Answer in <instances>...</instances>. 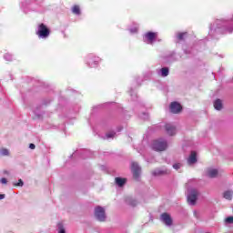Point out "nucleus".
Returning <instances> with one entry per match:
<instances>
[{
  "label": "nucleus",
  "instance_id": "1",
  "mask_svg": "<svg viewBox=\"0 0 233 233\" xmlns=\"http://www.w3.org/2000/svg\"><path fill=\"white\" fill-rule=\"evenodd\" d=\"M168 147V144H167V141L165 140H154L152 144L153 150H156V152H163L167 150V147Z\"/></svg>",
  "mask_w": 233,
  "mask_h": 233
},
{
  "label": "nucleus",
  "instance_id": "2",
  "mask_svg": "<svg viewBox=\"0 0 233 233\" xmlns=\"http://www.w3.org/2000/svg\"><path fill=\"white\" fill-rule=\"evenodd\" d=\"M36 35H38V37H42V39H46V37L50 35V29L46 27L45 24H40L38 25Z\"/></svg>",
  "mask_w": 233,
  "mask_h": 233
},
{
  "label": "nucleus",
  "instance_id": "3",
  "mask_svg": "<svg viewBox=\"0 0 233 233\" xmlns=\"http://www.w3.org/2000/svg\"><path fill=\"white\" fill-rule=\"evenodd\" d=\"M95 218H96V219L98 221H106V215L105 213V208L101 207V206H97L95 208Z\"/></svg>",
  "mask_w": 233,
  "mask_h": 233
},
{
  "label": "nucleus",
  "instance_id": "4",
  "mask_svg": "<svg viewBox=\"0 0 233 233\" xmlns=\"http://www.w3.org/2000/svg\"><path fill=\"white\" fill-rule=\"evenodd\" d=\"M198 196H199V192H198L196 189H191L189 195L187 196V202L190 203V205H196Z\"/></svg>",
  "mask_w": 233,
  "mask_h": 233
},
{
  "label": "nucleus",
  "instance_id": "5",
  "mask_svg": "<svg viewBox=\"0 0 233 233\" xmlns=\"http://www.w3.org/2000/svg\"><path fill=\"white\" fill-rule=\"evenodd\" d=\"M131 170L133 173V177H135V179H138L139 176L141 175V167L136 162H132Z\"/></svg>",
  "mask_w": 233,
  "mask_h": 233
},
{
  "label": "nucleus",
  "instance_id": "6",
  "mask_svg": "<svg viewBox=\"0 0 233 233\" xmlns=\"http://www.w3.org/2000/svg\"><path fill=\"white\" fill-rule=\"evenodd\" d=\"M169 108L172 114H180V112L183 110V106L177 102H172Z\"/></svg>",
  "mask_w": 233,
  "mask_h": 233
},
{
  "label": "nucleus",
  "instance_id": "7",
  "mask_svg": "<svg viewBox=\"0 0 233 233\" xmlns=\"http://www.w3.org/2000/svg\"><path fill=\"white\" fill-rule=\"evenodd\" d=\"M145 37L147 40V42L149 43V45H152V43H154V41H156V37H157V34L154 33V32H147L145 34Z\"/></svg>",
  "mask_w": 233,
  "mask_h": 233
},
{
  "label": "nucleus",
  "instance_id": "8",
  "mask_svg": "<svg viewBox=\"0 0 233 233\" xmlns=\"http://www.w3.org/2000/svg\"><path fill=\"white\" fill-rule=\"evenodd\" d=\"M152 174L153 176H168V174H170V170L167 168H165V169L157 168V169H155L152 172Z\"/></svg>",
  "mask_w": 233,
  "mask_h": 233
},
{
  "label": "nucleus",
  "instance_id": "9",
  "mask_svg": "<svg viewBox=\"0 0 233 233\" xmlns=\"http://www.w3.org/2000/svg\"><path fill=\"white\" fill-rule=\"evenodd\" d=\"M161 219L165 225H167V227H170L172 225V218H170V215L168 213H163L161 215Z\"/></svg>",
  "mask_w": 233,
  "mask_h": 233
},
{
  "label": "nucleus",
  "instance_id": "10",
  "mask_svg": "<svg viewBox=\"0 0 233 233\" xmlns=\"http://www.w3.org/2000/svg\"><path fill=\"white\" fill-rule=\"evenodd\" d=\"M187 163L189 165H194V163H198V153L196 151H192L189 157L187 158Z\"/></svg>",
  "mask_w": 233,
  "mask_h": 233
},
{
  "label": "nucleus",
  "instance_id": "11",
  "mask_svg": "<svg viewBox=\"0 0 233 233\" xmlns=\"http://www.w3.org/2000/svg\"><path fill=\"white\" fill-rule=\"evenodd\" d=\"M166 128V132L167 134H168V136H176V127L170 125V124H167L165 126Z\"/></svg>",
  "mask_w": 233,
  "mask_h": 233
},
{
  "label": "nucleus",
  "instance_id": "12",
  "mask_svg": "<svg viewBox=\"0 0 233 233\" xmlns=\"http://www.w3.org/2000/svg\"><path fill=\"white\" fill-rule=\"evenodd\" d=\"M115 183L118 186V187H124L125 184L127 183V178H122V177H116L115 178Z\"/></svg>",
  "mask_w": 233,
  "mask_h": 233
},
{
  "label": "nucleus",
  "instance_id": "13",
  "mask_svg": "<svg viewBox=\"0 0 233 233\" xmlns=\"http://www.w3.org/2000/svg\"><path fill=\"white\" fill-rule=\"evenodd\" d=\"M232 197H233L232 190H228L223 193V198L228 199V201H232Z\"/></svg>",
  "mask_w": 233,
  "mask_h": 233
},
{
  "label": "nucleus",
  "instance_id": "14",
  "mask_svg": "<svg viewBox=\"0 0 233 233\" xmlns=\"http://www.w3.org/2000/svg\"><path fill=\"white\" fill-rule=\"evenodd\" d=\"M214 108H216V110H221V108H223V102H221V99H217L214 102Z\"/></svg>",
  "mask_w": 233,
  "mask_h": 233
},
{
  "label": "nucleus",
  "instance_id": "15",
  "mask_svg": "<svg viewBox=\"0 0 233 233\" xmlns=\"http://www.w3.org/2000/svg\"><path fill=\"white\" fill-rule=\"evenodd\" d=\"M218 169H209L208 171V177H218Z\"/></svg>",
  "mask_w": 233,
  "mask_h": 233
},
{
  "label": "nucleus",
  "instance_id": "16",
  "mask_svg": "<svg viewBox=\"0 0 233 233\" xmlns=\"http://www.w3.org/2000/svg\"><path fill=\"white\" fill-rule=\"evenodd\" d=\"M187 32L178 33V34L177 35V39L178 41H185V37H187Z\"/></svg>",
  "mask_w": 233,
  "mask_h": 233
},
{
  "label": "nucleus",
  "instance_id": "17",
  "mask_svg": "<svg viewBox=\"0 0 233 233\" xmlns=\"http://www.w3.org/2000/svg\"><path fill=\"white\" fill-rule=\"evenodd\" d=\"M72 12H73V14L79 15V14H81V9L79 8V5H74Z\"/></svg>",
  "mask_w": 233,
  "mask_h": 233
},
{
  "label": "nucleus",
  "instance_id": "18",
  "mask_svg": "<svg viewBox=\"0 0 233 233\" xmlns=\"http://www.w3.org/2000/svg\"><path fill=\"white\" fill-rule=\"evenodd\" d=\"M162 77H167L168 76V67H164L161 69Z\"/></svg>",
  "mask_w": 233,
  "mask_h": 233
},
{
  "label": "nucleus",
  "instance_id": "19",
  "mask_svg": "<svg viewBox=\"0 0 233 233\" xmlns=\"http://www.w3.org/2000/svg\"><path fill=\"white\" fill-rule=\"evenodd\" d=\"M127 204H129L131 207H136L137 205V202L136 200H132L130 198L127 199Z\"/></svg>",
  "mask_w": 233,
  "mask_h": 233
},
{
  "label": "nucleus",
  "instance_id": "20",
  "mask_svg": "<svg viewBox=\"0 0 233 233\" xmlns=\"http://www.w3.org/2000/svg\"><path fill=\"white\" fill-rule=\"evenodd\" d=\"M114 136H116V132L114 131L106 134V137L107 139H110V137H114Z\"/></svg>",
  "mask_w": 233,
  "mask_h": 233
},
{
  "label": "nucleus",
  "instance_id": "21",
  "mask_svg": "<svg viewBox=\"0 0 233 233\" xmlns=\"http://www.w3.org/2000/svg\"><path fill=\"white\" fill-rule=\"evenodd\" d=\"M226 223H228L229 225H232L233 224V217H228L226 219H225Z\"/></svg>",
  "mask_w": 233,
  "mask_h": 233
},
{
  "label": "nucleus",
  "instance_id": "22",
  "mask_svg": "<svg viewBox=\"0 0 233 233\" xmlns=\"http://www.w3.org/2000/svg\"><path fill=\"white\" fill-rule=\"evenodd\" d=\"M8 154H9L8 149L4 148L1 150V156H8Z\"/></svg>",
  "mask_w": 233,
  "mask_h": 233
},
{
  "label": "nucleus",
  "instance_id": "23",
  "mask_svg": "<svg viewBox=\"0 0 233 233\" xmlns=\"http://www.w3.org/2000/svg\"><path fill=\"white\" fill-rule=\"evenodd\" d=\"M173 168H175V170H179V168H181V164L177 163V164L173 165Z\"/></svg>",
  "mask_w": 233,
  "mask_h": 233
},
{
  "label": "nucleus",
  "instance_id": "24",
  "mask_svg": "<svg viewBox=\"0 0 233 233\" xmlns=\"http://www.w3.org/2000/svg\"><path fill=\"white\" fill-rule=\"evenodd\" d=\"M58 228H59V233H65L66 231H65V228H63V225H61V224H58Z\"/></svg>",
  "mask_w": 233,
  "mask_h": 233
},
{
  "label": "nucleus",
  "instance_id": "25",
  "mask_svg": "<svg viewBox=\"0 0 233 233\" xmlns=\"http://www.w3.org/2000/svg\"><path fill=\"white\" fill-rule=\"evenodd\" d=\"M23 179H19L17 184H15V187H23Z\"/></svg>",
  "mask_w": 233,
  "mask_h": 233
},
{
  "label": "nucleus",
  "instance_id": "26",
  "mask_svg": "<svg viewBox=\"0 0 233 233\" xmlns=\"http://www.w3.org/2000/svg\"><path fill=\"white\" fill-rule=\"evenodd\" d=\"M0 183H2V185H6L8 183V180H6V178L3 177L0 179Z\"/></svg>",
  "mask_w": 233,
  "mask_h": 233
},
{
  "label": "nucleus",
  "instance_id": "27",
  "mask_svg": "<svg viewBox=\"0 0 233 233\" xmlns=\"http://www.w3.org/2000/svg\"><path fill=\"white\" fill-rule=\"evenodd\" d=\"M29 148H31V150H35V144H30Z\"/></svg>",
  "mask_w": 233,
  "mask_h": 233
},
{
  "label": "nucleus",
  "instance_id": "28",
  "mask_svg": "<svg viewBox=\"0 0 233 233\" xmlns=\"http://www.w3.org/2000/svg\"><path fill=\"white\" fill-rule=\"evenodd\" d=\"M0 199H5V194H0Z\"/></svg>",
  "mask_w": 233,
  "mask_h": 233
},
{
  "label": "nucleus",
  "instance_id": "29",
  "mask_svg": "<svg viewBox=\"0 0 233 233\" xmlns=\"http://www.w3.org/2000/svg\"><path fill=\"white\" fill-rule=\"evenodd\" d=\"M4 174H8V171H4Z\"/></svg>",
  "mask_w": 233,
  "mask_h": 233
}]
</instances>
